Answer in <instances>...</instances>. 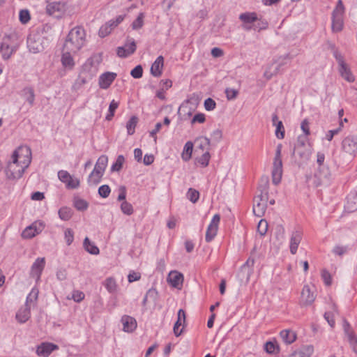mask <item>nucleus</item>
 Here are the masks:
<instances>
[{
    "label": "nucleus",
    "mask_w": 357,
    "mask_h": 357,
    "mask_svg": "<svg viewBox=\"0 0 357 357\" xmlns=\"http://www.w3.org/2000/svg\"><path fill=\"white\" fill-rule=\"evenodd\" d=\"M31 161V151L28 146H20L11 155V160L7 164L6 174L8 179L21 178Z\"/></svg>",
    "instance_id": "nucleus-1"
},
{
    "label": "nucleus",
    "mask_w": 357,
    "mask_h": 357,
    "mask_svg": "<svg viewBox=\"0 0 357 357\" xmlns=\"http://www.w3.org/2000/svg\"><path fill=\"white\" fill-rule=\"evenodd\" d=\"M86 33L80 26L73 28L68 33L63 45V50L77 53L84 45Z\"/></svg>",
    "instance_id": "nucleus-2"
},
{
    "label": "nucleus",
    "mask_w": 357,
    "mask_h": 357,
    "mask_svg": "<svg viewBox=\"0 0 357 357\" xmlns=\"http://www.w3.org/2000/svg\"><path fill=\"white\" fill-rule=\"evenodd\" d=\"M260 194L254 198L253 213L257 217H262L266 210L267 200L268 199V180L266 178L264 184L259 187Z\"/></svg>",
    "instance_id": "nucleus-3"
},
{
    "label": "nucleus",
    "mask_w": 357,
    "mask_h": 357,
    "mask_svg": "<svg viewBox=\"0 0 357 357\" xmlns=\"http://www.w3.org/2000/svg\"><path fill=\"white\" fill-rule=\"evenodd\" d=\"M292 59L293 56L290 54H286L274 59L272 63L264 71V77L266 79H271L273 76L280 73L283 70L282 67L287 65Z\"/></svg>",
    "instance_id": "nucleus-4"
},
{
    "label": "nucleus",
    "mask_w": 357,
    "mask_h": 357,
    "mask_svg": "<svg viewBox=\"0 0 357 357\" xmlns=\"http://www.w3.org/2000/svg\"><path fill=\"white\" fill-rule=\"evenodd\" d=\"M344 6L342 0H338L337 5L332 12V30L340 32L344 26Z\"/></svg>",
    "instance_id": "nucleus-5"
},
{
    "label": "nucleus",
    "mask_w": 357,
    "mask_h": 357,
    "mask_svg": "<svg viewBox=\"0 0 357 357\" xmlns=\"http://www.w3.org/2000/svg\"><path fill=\"white\" fill-rule=\"evenodd\" d=\"M282 144H278L275 151V155L273 164L272 181L275 185H278L282 178V162L281 159Z\"/></svg>",
    "instance_id": "nucleus-6"
},
{
    "label": "nucleus",
    "mask_w": 357,
    "mask_h": 357,
    "mask_svg": "<svg viewBox=\"0 0 357 357\" xmlns=\"http://www.w3.org/2000/svg\"><path fill=\"white\" fill-rule=\"evenodd\" d=\"M45 38L38 33H32L27 38V47L33 54L45 50Z\"/></svg>",
    "instance_id": "nucleus-7"
},
{
    "label": "nucleus",
    "mask_w": 357,
    "mask_h": 357,
    "mask_svg": "<svg viewBox=\"0 0 357 357\" xmlns=\"http://www.w3.org/2000/svg\"><path fill=\"white\" fill-rule=\"evenodd\" d=\"M10 36L6 35L2 38L0 52L3 60H8L17 50V46L10 45Z\"/></svg>",
    "instance_id": "nucleus-8"
},
{
    "label": "nucleus",
    "mask_w": 357,
    "mask_h": 357,
    "mask_svg": "<svg viewBox=\"0 0 357 357\" xmlns=\"http://www.w3.org/2000/svg\"><path fill=\"white\" fill-rule=\"evenodd\" d=\"M137 49V45L135 40L132 38H128L123 46L118 47L116 54L120 58H127L133 54Z\"/></svg>",
    "instance_id": "nucleus-9"
},
{
    "label": "nucleus",
    "mask_w": 357,
    "mask_h": 357,
    "mask_svg": "<svg viewBox=\"0 0 357 357\" xmlns=\"http://www.w3.org/2000/svg\"><path fill=\"white\" fill-rule=\"evenodd\" d=\"M342 150L351 156L357 153V136L349 135L344 137L341 144Z\"/></svg>",
    "instance_id": "nucleus-10"
},
{
    "label": "nucleus",
    "mask_w": 357,
    "mask_h": 357,
    "mask_svg": "<svg viewBox=\"0 0 357 357\" xmlns=\"http://www.w3.org/2000/svg\"><path fill=\"white\" fill-rule=\"evenodd\" d=\"M59 348L57 344L45 342L37 346L36 353L41 357H49L54 351L58 350Z\"/></svg>",
    "instance_id": "nucleus-11"
},
{
    "label": "nucleus",
    "mask_w": 357,
    "mask_h": 357,
    "mask_svg": "<svg viewBox=\"0 0 357 357\" xmlns=\"http://www.w3.org/2000/svg\"><path fill=\"white\" fill-rule=\"evenodd\" d=\"M45 266V259L44 257H38L36 259L31 267L30 277L35 278L38 281L40 278L43 271Z\"/></svg>",
    "instance_id": "nucleus-12"
},
{
    "label": "nucleus",
    "mask_w": 357,
    "mask_h": 357,
    "mask_svg": "<svg viewBox=\"0 0 357 357\" xmlns=\"http://www.w3.org/2000/svg\"><path fill=\"white\" fill-rule=\"evenodd\" d=\"M239 20L243 22L242 27L245 31L252 29L251 24L256 22L258 20L257 15L255 12H245L239 15Z\"/></svg>",
    "instance_id": "nucleus-13"
},
{
    "label": "nucleus",
    "mask_w": 357,
    "mask_h": 357,
    "mask_svg": "<svg viewBox=\"0 0 357 357\" xmlns=\"http://www.w3.org/2000/svg\"><path fill=\"white\" fill-rule=\"evenodd\" d=\"M66 5L63 1H53L48 3L46 6V12L49 15L58 13L61 15L66 11Z\"/></svg>",
    "instance_id": "nucleus-14"
},
{
    "label": "nucleus",
    "mask_w": 357,
    "mask_h": 357,
    "mask_svg": "<svg viewBox=\"0 0 357 357\" xmlns=\"http://www.w3.org/2000/svg\"><path fill=\"white\" fill-rule=\"evenodd\" d=\"M116 76L117 75L115 73L106 72L102 73L99 77L98 84L100 87L103 89H107L114 81Z\"/></svg>",
    "instance_id": "nucleus-15"
},
{
    "label": "nucleus",
    "mask_w": 357,
    "mask_h": 357,
    "mask_svg": "<svg viewBox=\"0 0 357 357\" xmlns=\"http://www.w3.org/2000/svg\"><path fill=\"white\" fill-rule=\"evenodd\" d=\"M324 160H325L324 153L322 152H318L317 154V163L319 165L318 172H319V177L320 180L322 178L328 179L331 176V173H330L328 168H326V170L321 169V168L324 169Z\"/></svg>",
    "instance_id": "nucleus-16"
},
{
    "label": "nucleus",
    "mask_w": 357,
    "mask_h": 357,
    "mask_svg": "<svg viewBox=\"0 0 357 357\" xmlns=\"http://www.w3.org/2000/svg\"><path fill=\"white\" fill-rule=\"evenodd\" d=\"M185 312L183 309H180L177 314V320L174 326V333L176 337H178L183 333L182 329H179L181 326H183L185 323Z\"/></svg>",
    "instance_id": "nucleus-17"
},
{
    "label": "nucleus",
    "mask_w": 357,
    "mask_h": 357,
    "mask_svg": "<svg viewBox=\"0 0 357 357\" xmlns=\"http://www.w3.org/2000/svg\"><path fill=\"white\" fill-rule=\"evenodd\" d=\"M315 299V296L311 291L308 285H305L301 292V303L303 305L307 306L311 305Z\"/></svg>",
    "instance_id": "nucleus-18"
},
{
    "label": "nucleus",
    "mask_w": 357,
    "mask_h": 357,
    "mask_svg": "<svg viewBox=\"0 0 357 357\" xmlns=\"http://www.w3.org/2000/svg\"><path fill=\"white\" fill-rule=\"evenodd\" d=\"M121 321L123 324V330L125 332L131 333L137 328L135 319L130 316L123 315Z\"/></svg>",
    "instance_id": "nucleus-19"
},
{
    "label": "nucleus",
    "mask_w": 357,
    "mask_h": 357,
    "mask_svg": "<svg viewBox=\"0 0 357 357\" xmlns=\"http://www.w3.org/2000/svg\"><path fill=\"white\" fill-rule=\"evenodd\" d=\"M302 239V233L300 231H295L292 232L290 238V252L292 255H295L297 252L298 247Z\"/></svg>",
    "instance_id": "nucleus-20"
},
{
    "label": "nucleus",
    "mask_w": 357,
    "mask_h": 357,
    "mask_svg": "<svg viewBox=\"0 0 357 357\" xmlns=\"http://www.w3.org/2000/svg\"><path fill=\"white\" fill-rule=\"evenodd\" d=\"M164 66V58L162 56L157 57L151 67V73L153 76L158 77L162 73V68Z\"/></svg>",
    "instance_id": "nucleus-21"
},
{
    "label": "nucleus",
    "mask_w": 357,
    "mask_h": 357,
    "mask_svg": "<svg viewBox=\"0 0 357 357\" xmlns=\"http://www.w3.org/2000/svg\"><path fill=\"white\" fill-rule=\"evenodd\" d=\"M31 317V306L24 305L16 313V319L21 324L25 323Z\"/></svg>",
    "instance_id": "nucleus-22"
},
{
    "label": "nucleus",
    "mask_w": 357,
    "mask_h": 357,
    "mask_svg": "<svg viewBox=\"0 0 357 357\" xmlns=\"http://www.w3.org/2000/svg\"><path fill=\"white\" fill-rule=\"evenodd\" d=\"M91 79L90 75L86 72H82L73 85V90L77 91L83 85L86 84Z\"/></svg>",
    "instance_id": "nucleus-23"
},
{
    "label": "nucleus",
    "mask_w": 357,
    "mask_h": 357,
    "mask_svg": "<svg viewBox=\"0 0 357 357\" xmlns=\"http://www.w3.org/2000/svg\"><path fill=\"white\" fill-rule=\"evenodd\" d=\"M338 70L341 77L350 83L355 81V76L353 75L349 66L347 63L339 66Z\"/></svg>",
    "instance_id": "nucleus-24"
},
{
    "label": "nucleus",
    "mask_w": 357,
    "mask_h": 357,
    "mask_svg": "<svg viewBox=\"0 0 357 357\" xmlns=\"http://www.w3.org/2000/svg\"><path fill=\"white\" fill-rule=\"evenodd\" d=\"M169 280L172 287L178 288L183 284V275L178 271H172L169 274Z\"/></svg>",
    "instance_id": "nucleus-25"
},
{
    "label": "nucleus",
    "mask_w": 357,
    "mask_h": 357,
    "mask_svg": "<svg viewBox=\"0 0 357 357\" xmlns=\"http://www.w3.org/2000/svg\"><path fill=\"white\" fill-rule=\"evenodd\" d=\"M314 351L313 346L306 345L295 351L290 357H310Z\"/></svg>",
    "instance_id": "nucleus-26"
},
{
    "label": "nucleus",
    "mask_w": 357,
    "mask_h": 357,
    "mask_svg": "<svg viewBox=\"0 0 357 357\" xmlns=\"http://www.w3.org/2000/svg\"><path fill=\"white\" fill-rule=\"evenodd\" d=\"M40 231L38 230L36 223H33L22 231V237L25 239H29L36 236Z\"/></svg>",
    "instance_id": "nucleus-27"
},
{
    "label": "nucleus",
    "mask_w": 357,
    "mask_h": 357,
    "mask_svg": "<svg viewBox=\"0 0 357 357\" xmlns=\"http://www.w3.org/2000/svg\"><path fill=\"white\" fill-rule=\"evenodd\" d=\"M197 148L202 151H208L211 145V139L206 137H199L195 140Z\"/></svg>",
    "instance_id": "nucleus-28"
},
{
    "label": "nucleus",
    "mask_w": 357,
    "mask_h": 357,
    "mask_svg": "<svg viewBox=\"0 0 357 357\" xmlns=\"http://www.w3.org/2000/svg\"><path fill=\"white\" fill-rule=\"evenodd\" d=\"M83 246L85 250L91 255H97L100 252L99 248L88 237L84 238Z\"/></svg>",
    "instance_id": "nucleus-29"
},
{
    "label": "nucleus",
    "mask_w": 357,
    "mask_h": 357,
    "mask_svg": "<svg viewBox=\"0 0 357 357\" xmlns=\"http://www.w3.org/2000/svg\"><path fill=\"white\" fill-rule=\"evenodd\" d=\"M280 335L282 340L287 344L293 343L296 339V333L291 330H283Z\"/></svg>",
    "instance_id": "nucleus-30"
},
{
    "label": "nucleus",
    "mask_w": 357,
    "mask_h": 357,
    "mask_svg": "<svg viewBox=\"0 0 357 357\" xmlns=\"http://www.w3.org/2000/svg\"><path fill=\"white\" fill-rule=\"evenodd\" d=\"M72 54L73 52L63 49L61 62L65 67H73L75 65Z\"/></svg>",
    "instance_id": "nucleus-31"
},
{
    "label": "nucleus",
    "mask_w": 357,
    "mask_h": 357,
    "mask_svg": "<svg viewBox=\"0 0 357 357\" xmlns=\"http://www.w3.org/2000/svg\"><path fill=\"white\" fill-rule=\"evenodd\" d=\"M192 150H193L192 142L190 141L187 142L185 143V144L184 145L183 150L181 153V158L184 161L187 162L191 158Z\"/></svg>",
    "instance_id": "nucleus-32"
},
{
    "label": "nucleus",
    "mask_w": 357,
    "mask_h": 357,
    "mask_svg": "<svg viewBox=\"0 0 357 357\" xmlns=\"http://www.w3.org/2000/svg\"><path fill=\"white\" fill-rule=\"evenodd\" d=\"M58 214L61 220L68 221L72 218L73 211L70 207L63 206L59 210Z\"/></svg>",
    "instance_id": "nucleus-33"
},
{
    "label": "nucleus",
    "mask_w": 357,
    "mask_h": 357,
    "mask_svg": "<svg viewBox=\"0 0 357 357\" xmlns=\"http://www.w3.org/2000/svg\"><path fill=\"white\" fill-rule=\"evenodd\" d=\"M356 200H357V197L355 194L351 193L347 197V204L345 208L349 211L352 212L357 210V204L356 203Z\"/></svg>",
    "instance_id": "nucleus-34"
},
{
    "label": "nucleus",
    "mask_w": 357,
    "mask_h": 357,
    "mask_svg": "<svg viewBox=\"0 0 357 357\" xmlns=\"http://www.w3.org/2000/svg\"><path fill=\"white\" fill-rule=\"evenodd\" d=\"M104 174L98 172L97 171H92L89 174L87 181L89 185H97L98 184L103 176Z\"/></svg>",
    "instance_id": "nucleus-35"
},
{
    "label": "nucleus",
    "mask_w": 357,
    "mask_h": 357,
    "mask_svg": "<svg viewBox=\"0 0 357 357\" xmlns=\"http://www.w3.org/2000/svg\"><path fill=\"white\" fill-rule=\"evenodd\" d=\"M23 96L29 104L32 106L34 103L35 94L32 87H26L23 89Z\"/></svg>",
    "instance_id": "nucleus-36"
},
{
    "label": "nucleus",
    "mask_w": 357,
    "mask_h": 357,
    "mask_svg": "<svg viewBox=\"0 0 357 357\" xmlns=\"http://www.w3.org/2000/svg\"><path fill=\"white\" fill-rule=\"evenodd\" d=\"M295 154H297L301 160H308V158L310 157V152L307 148H305V149L294 148V150L292 152V155H294Z\"/></svg>",
    "instance_id": "nucleus-37"
},
{
    "label": "nucleus",
    "mask_w": 357,
    "mask_h": 357,
    "mask_svg": "<svg viewBox=\"0 0 357 357\" xmlns=\"http://www.w3.org/2000/svg\"><path fill=\"white\" fill-rule=\"evenodd\" d=\"M211 158V155L208 151H205L200 157L195 158L197 163L199 164L202 167H206L208 165Z\"/></svg>",
    "instance_id": "nucleus-38"
},
{
    "label": "nucleus",
    "mask_w": 357,
    "mask_h": 357,
    "mask_svg": "<svg viewBox=\"0 0 357 357\" xmlns=\"http://www.w3.org/2000/svg\"><path fill=\"white\" fill-rule=\"evenodd\" d=\"M138 122V118L136 116H132L126 123L127 132L129 135L135 133V128Z\"/></svg>",
    "instance_id": "nucleus-39"
},
{
    "label": "nucleus",
    "mask_w": 357,
    "mask_h": 357,
    "mask_svg": "<svg viewBox=\"0 0 357 357\" xmlns=\"http://www.w3.org/2000/svg\"><path fill=\"white\" fill-rule=\"evenodd\" d=\"M104 286L107 290L111 293H115L117 289V284L115 280L113 278H108L104 282Z\"/></svg>",
    "instance_id": "nucleus-40"
},
{
    "label": "nucleus",
    "mask_w": 357,
    "mask_h": 357,
    "mask_svg": "<svg viewBox=\"0 0 357 357\" xmlns=\"http://www.w3.org/2000/svg\"><path fill=\"white\" fill-rule=\"evenodd\" d=\"M119 105V102L116 101L115 100H112L109 104L108 113L105 117L106 120L110 121L114 116V113L116 109L118 108Z\"/></svg>",
    "instance_id": "nucleus-41"
},
{
    "label": "nucleus",
    "mask_w": 357,
    "mask_h": 357,
    "mask_svg": "<svg viewBox=\"0 0 357 357\" xmlns=\"http://www.w3.org/2000/svg\"><path fill=\"white\" fill-rule=\"evenodd\" d=\"M218 231V227H214L213 225H209L208 226L206 232V236L205 240L206 242H211L214 237L216 236Z\"/></svg>",
    "instance_id": "nucleus-42"
},
{
    "label": "nucleus",
    "mask_w": 357,
    "mask_h": 357,
    "mask_svg": "<svg viewBox=\"0 0 357 357\" xmlns=\"http://www.w3.org/2000/svg\"><path fill=\"white\" fill-rule=\"evenodd\" d=\"M125 162V158L123 155H118L116 162L112 165L111 171L112 172H119L122 167L123 165Z\"/></svg>",
    "instance_id": "nucleus-43"
},
{
    "label": "nucleus",
    "mask_w": 357,
    "mask_h": 357,
    "mask_svg": "<svg viewBox=\"0 0 357 357\" xmlns=\"http://www.w3.org/2000/svg\"><path fill=\"white\" fill-rule=\"evenodd\" d=\"M74 206L77 210L84 211L87 209L89 204L84 199H76L74 200Z\"/></svg>",
    "instance_id": "nucleus-44"
},
{
    "label": "nucleus",
    "mask_w": 357,
    "mask_h": 357,
    "mask_svg": "<svg viewBox=\"0 0 357 357\" xmlns=\"http://www.w3.org/2000/svg\"><path fill=\"white\" fill-rule=\"evenodd\" d=\"M268 26V22L264 19H258L257 21V24L252 26V29L257 31H261L262 30H266Z\"/></svg>",
    "instance_id": "nucleus-45"
},
{
    "label": "nucleus",
    "mask_w": 357,
    "mask_h": 357,
    "mask_svg": "<svg viewBox=\"0 0 357 357\" xmlns=\"http://www.w3.org/2000/svg\"><path fill=\"white\" fill-rule=\"evenodd\" d=\"M144 15L143 13H140L137 17L132 23V29L137 30L141 29L144 25Z\"/></svg>",
    "instance_id": "nucleus-46"
},
{
    "label": "nucleus",
    "mask_w": 357,
    "mask_h": 357,
    "mask_svg": "<svg viewBox=\"0 0 357 357\" xmlns=\"http://www.w3.org/2000/svg\"><path fill=\"white\" fill-rule=\"evenodd\" d=\"M255 264V259L250 257L247 261L245 262V264L241 266V271H246L247 270V275L249 276L252 272V267Z\"/></svg>",
    "instance_id": "nucleus-47"
},
{
    "label": "nucleus",
    "mask_w": 357,
    "mask_h": 357,
    "mask_svg": "<svg viewBox=\"0 0 357 357\" xmlns=\"http://www.w3.org/2000/svg\"><path fill=\"white\" fill-rule=\"evenodd\" d=\"M187 197L190 202L195 204L199 198V192L197 190L190 188L187 192Z\"/></svg>",
    "instance_id": "nucleus-48"
},
{
    "label": "nucleus",
    "mask_w": 357,
    "mask_h": 357,
    "mask_svg": "<svg viewBox=\"0 0 357 357\" xmlns=\"http://www.w3.org/2000/svg\"><path fill=\"white\" fill-rule=\"evenodd\" d=\"M121 210L124 214L127 215H130L134 212L132 204L126 201L122 202L121 204Z\"/></svg>",
    "instance_id": "nucleus-49"
},
{
    "label": "nucleus",
    "mask_w": 357,
    "mask_h": 357,
    "mask_svg": "<svg viewBox=\"0 0 357 357\" xmlns=\"http://www.w3.org/2000/svg\"><path fill=\"white\" fill-rule=\"evenodd\" d=\"M275 126L276 127L275 135L277 138L282 139L284 137L285 132L282 122L281 121H278Z\"/></svg>",
    "instance_id": "nucleus-50"
},
{
    "label": "nucleus",
    "mask_w": 357,
    "mask_h": 357,
    "mask_svg": "<svg viewBox=\"0 0 357 357\" xmlns=\"http://www.w3.org/2000/svg\"><path fill=\"white\" fill-rule=\"evenodd\" d=\"M308 136L301 135L298 137L294 148L305 149L307 148L306 143L308 140Z\"/></svg>",
    "instance_id": "nucleus-51"
},
{
    "label": "nucleus",
    "mask_w": 357,
    "mask_h": 357,
    "mask_svg": "<svg viewBox=\"0 0 357 357\" xmlns=\"http://www.w3.org/2000/svg\"><path fill=\"white\" fill-rule=\"evenodd\" d=\"M19 19L20 22L23 24L29 22L31 19L29 11L26 9L21 10L19 14Z\"/></svg>",
    "instance_id": "nucleus-52"
},
{
    "label": "nucleus",
    "mask_w": 357,
    "mask_h": 357,
    "mask_svg": "<svg viewBox=\"0 0 357 357\" xmlns=\"http://www.w3.org/2000/svg\"><path fill=\"white\" fill-rule=\"evenodd\" d=\"M126 17V15H118L114 20H111L107 22V24L109 26L111 29L112 30L114 28L116 27L120 23L123 22Z\"/></svg>",
    "instance_id": "nucleus-53"
},
{
    "label": "nucleus",
    "mask_w": 357,
    "mask_h": 357,
    "mask_svg": "<svg viewBox=\"0 0 357 357\" xmlns=\"http://www.w3.org/2000/svg\"><path fill=\"white\" fill-rule=\"evenodd\" d=\"M268 230V222L266 220L261 219L257 226V231L261 236H264Z\"/></svg>",
    "instance_id": "nucleus-54"
},
{
    "label": "nucleus",
    "mask_w": 357,
    "mask_h": 357,
    "mask_svg": "<svg viewBox=\"0 0 357 357\" xmlns=\"http://www.w3.org/2000/svg\"><path fill=\"white\" fill-rule=\"evenodd\" d=\"M342 127H343V121L342 120L340 123L339 127L337 129L331 130L328 131V132L326 135V139L328 141L331 142L333 139L334 135H335L340 132V131L342 130Z\"/></svg>",
    "instance_id": "nucleus-55"
},
{
    "label": "nucleus",
    "mask_w": 357,
    "mask_h": 357,
    "mask_svg": "<svg viewBox=\"0 0 357 357\" xmlns=\"http://www.w3.org/2000/svg\"><path fill=\"white\" fill-rule=\"evenodd\" d=\"M110 192L111 189L108 185H102L98 188V194L102 198L108 197Z\"/></svg>",
    "instance_id": "nucleus-56"
},
{
    "label": "nucleus",
    "mask_w": 357,
    "mask_h": 357,
    "mask_svg": "<svg viewBox=\"0 0 357 357\" xmlns=\"http://www.w3.org/2000/svg\"><path fill=\"white\" fill-rule=\"evenodd\" d=\"M130 75L135 79L141 78L143 75V68L141 65L135 66L130 72Z\"/></svg>",
    "instance_id": "nucleus-57"
},
{
    "label": "nucleus",
    "mask_w": 357,
    "mask_h": 357,
    "mask_svg": "<svg viewBox=\"0 0 357 357\" xmlns=\"http://www.w3.org/2000/svg\"><path fill=\"white\" fill-rule=\"evenodd\" d=\"M64 238L68 245H71L74 240V232L71 229H66L64 231Z\"/></svg>",
    "instance_id": "nucleus-58"
},
{
    "label": "nucleus",
    "mask_w": 357,
    "mask_h": 357,
    "mask_svg": "<svg viewBox=\"0 0 357 357\" xmlns=\"http://www.w3.org/2000/svg\"><path fill=\"white\" fill-rule=\"evenodd\" d=\"M108 162V157L105 155H100L97 162L96 165L105 170Z\"/></svg>",
    "instance_id": "nucleus-59"
},
{
    "label": "nucleus",
    "mask_w": 357,
    "mask_h": 357,
    "mask_svg": "<svg viewBox=\"0 0 357 357\" xmlns=\"http://www.w3.org/2000/svg\"><path fill=\"white\" fill-rule=\"evenodd\" d=\"M204 107L207 111H212L216 107V102L215 100L211 98H208L204 101Z\"/></svg>",
    "instance_id": "nucleus-60"
},
{
    "label": "nucleus",
    "mask_w": 357,
    "mask_h": 357,
    "mask_svg": "<svg viewBox=\"0 0 357 357\" xmlns=\"http://www.w3.org/2000/svg\"><path fill=\"white\" fill-rule=\"evenodd\" d=\"M58 177L61 182L67 184V182L70 178L71 176L67 171L60 170L58 172Z\"/></svg>",
    "instance_id": "nucleus-61"
},
{
    "label": "nucleus",
    "mask_w": 357,
    "mask_h": 357,
    "mask_svg": "<svg viewBox=\"0 0 357 357\" xmlns=\"http://www.w3.org/2000/svg\"><path fill=\"white\" fill-rule=\"evenodd\" d=\"M238 91L236 89L227 88L225 89L226 97L229 100H234L237 97Z\"/></svg>",
    "instance_id": "nucleus-62"
},
{
    "label": "nucleus",
    "mask_w": 357,
    "mask_h": 357,
    "mask_svg": "<svg viewBox=\"0 0 357 357\" xmlns=\"http://www.w3.org/2000/svg\"><path fill=\"white\" fill-rule=\"evenodd\" d=\"M347 246L336 245L333 249V252L336 255L342 256L343 255L347 252Z\"/></svg>",
    "instance_id": "nucleus-63"
},
{
    "label": "nucleus",
    "mask_w": 357,
    "mask_h": 357,
    "mask_svg": "<svg viewBox=\"0 0 357 357\" xmlns=\"http://www.w3.org/2000/svg\"><path fill=\"white\" fill-rule=\"evenodd\" d=\"M112 29L106 23L105 25H102L98 31L99 36L101 38H104L110 33Z\"/></svg>",
    "instance_id": "nucleus-64"
}]
</instances>
